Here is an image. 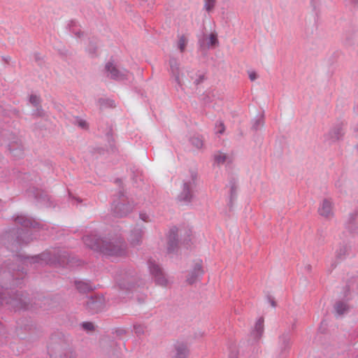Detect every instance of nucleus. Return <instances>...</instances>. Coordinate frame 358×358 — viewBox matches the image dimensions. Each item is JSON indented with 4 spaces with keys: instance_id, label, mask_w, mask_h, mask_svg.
<instances>
[{
    "instance_id": "0eeeda50",
    "label": "nucleus",
    "mask_w": 358,
    "mask_h": 358,
    "mask_svg": "<svg viewBox=\"0 0 358 358\" xmlns=\"http://www.w3.org/2000/svg\"><path fill=\"white\" fill-rule=\"evenodd\" d=\"M317 212L324 218L331 219L334 215L333 201L331 199H324L318 207Z\"/></svg>"
},
{
    "instance_id": "1a4fd4ad",
    "label": "nucleus",
    "mask_w": 358,
    "mask_h": 358,
    "mask_svg": "<svg viewBox=\"0 0 358 358\" xmlns=\"http://www.w3.org/2000/svg\"><path fill=\"white\" fill-rule=\"evenodd\" d=\"M105 305V300L103 296H91L87 298L86 301L87 308L92 313H97L102 310Z\"/></svg>"
},
{
    "instance_id": "aec40b11",
    "label": "nucleus",
    "mask_w": 358,
    "mask_h": 358,
    "mask_svg": "<svg viewBox=\"0 0 358 358\" xmlns=\"http://www.w3.org/2000/svg\"><path fill=\"white\" fill-rule=\"evenodd\" d=\"M216 0H204L203 8L207 12H210L215 6Z\"/></svg>"
},
{
    "instance_id": "4468645a",
    "label": "nucleus",
    "mask_w": 358,
    "mask_h": 358,
    "mask_svg": "<svg viewBox=\"0 0 358 358\" xmlns=\"http://www.w3.org/2000/svg\"><path fill=\"white\" fill-rule=\"evenodd\" d=\"M264 332V319L259 318L255 325L254 329L251 332L252 336L255 339H259Z\"/></svg>"
},
{
    "instance_id": "c756f323",
    "label": "nucleus",
    "mask_w": 358,
    "mask_h": 358,
    "mask_svg": "<svg viewBox=\"0 0 358 358\" xmlns=\"http://www.w3.org/2000/svg\"><path fill=\"white\" fill-rule=\"evenodd\" d=\"M31 260L34 263L35 262H39L40 261L43 260L41 257H34L31 258Z\"/></svg>"
},
{
    "instance_id": "bb28decb",
    "label": "nucleus",
    "mask_w": 358,
    "mask_h": 358,
    "mask_svg": "<svg viewBox=\"0 0 358 358\" xmlns=\"http://www.w3.org/2000/svg\"><path fill=\"white\" fill-rule=\"evenodd\" d=\"M83 327L86 330H92L94 329V324L91 322H84Z\"/></svg>"
},
{
    "instance_id": "ddd939ff",
    "label": "nucleus",
    "mask_w": 358,
    "mask_h": 358,
    "mask_svg": "<svg viewBox=\"0 0 358 358\" xmlns=\"http://www.w3.org/2000/svg\"><path fill=\"white\" fill-rule=\"evenodd\" d=\"M218 43L217 35L215 34H210L208 36H204L202 39L199 40V44L203 48H210Z\"/></svg>"
},
{
    "instance_id": "f03ea898",
    "label": "nucleus",
    "mask_w": 358,
    "mask_h": 358,
    "mask_svg": "<svg viewBox=\"0 0 358 358\" xmlns=\"http://www.w3.org/2000/svg\"><path fill=\"white\" fill-rule=\"evenodd\" d=\"M170 72L171 78L180 88L187 86L191 83L198 84L197 80L194 79L193 76L194 73L186 69H181L176 61L173 59L170 61Z\"/></svg>"
},
{
    "instance_id": "9b49d317",
    "label": "nucleus",
    "mask_w": 358,
    "mask_h": 358,
    "mask_svg": "<svg viewBox=\"0 0 358 358\" xmlns=\"http://www.w3.org/2000/svg\"><path fill=\"white\" fill-rule=\"evenodd\" d=\"M203 273L201 264L199 263L196 264L192 270L189 273L187 281L189 284H193L202 275Z\"/></svg>"
},
{
    "instance_id": "393cba45",
    "label": "nucleus",
    "mask_w": 358,
    "mask_h": 358,
    "mask_svg": "<svg viewBox=\"0 0 358 358\" xmlns=\"http://www.w3.org/2000/svg\"><path fill=\"white\" fill-rule=\"evenodd\" d=\"M134 329L135 333L138 335L143 334L145 332L144 327L141 324L134 325Z\"/></svg>"
},
{
    "instance_id": "a211bd4d",
    "label": "nucleus",
    "mask_w": 358,
    "mask_h": 358,
    "mask_svg": "<svg viewBox=\"0 0 358 358\" xmlns=\"http://www.w3.org/2000/svg\"><path fill=\"white\" fill-rule=\"evenodd\" d=\"M76 285L77 289L80 292H85L91 289L89 284L83 281L76 282Z\"/></svg>"
},
{
    "instance_id": "6e6552de",
    "label": "nucleus",
    "mask_w": 358,
    "mask_h": 358,
    "mask_svg": "<svg viewBox=\"0 0 358 358\" xmlns=\"http://www.w3.org/2000/svg\"><path fill=\"white\" fill-rule=\"evenodd\" d=\"M148 268L151 274L155 277L157 284L162 286L167 285L168 280L157 264L155 262L150 261L148 262Z\"/></svg>"
},
{
    "instance_id": "412c9836",
    "label": "nucleus",
    "mask_w": 358,
    "mask_h": 358,
    "mask_svg": "<svg viewBox=\"0 0 358 358\" xmlns=\"http://www.w3.org/2000/svg\"><path fill=\"white\" fill-rule=\"evenodd\" d=\"M191 143L196 148L200 149L203 147V140L199 137H193L190 140Z\"/></svg>"
},
{
    "instance_id": "473e14b6",
    "label": "nucleus",
    "mask_w": 358,
    "mask_h": 358,
    "mask_svg": "<svg viewBox=\"0 0 358 358\" xmlns=\"http://www.w3.org/2000/svg\"><path fill=\"white\" fill-rule=\"evenodd\" d=\"M176 231H177V229H171V234H173V239H175V234L176 233Z\"/></svg>"
},
{
    "instance_id": "b1692460",
    "label": "nucleus",
    "mask_w": 358,
    "mask_h": 358,
    "mask_svg": "<svg viewBox=\"0 0 358 358\" xmlns=\"http://www.w3.org/2000/svg\"><path fill=\"white\" fill-rule=\"evenodd\" d=\"M29 102L34 106H37L40 103V98L36 95H31L29 97Z\"/></svg>"
},
{
    "instance_id": "f704fd0d",
    "label": "nucleus",
    "mask_w": 358,
    "mask_h": 358,
    "mask_svg": "<svg viewBox=\"0 0 358 358\" xmlns=\"http://www.w3.org/2000/svg\"><path fill=\"white\" fill-rule=\"evenodd\" d=\"M272 306H275V303H274V302H272Z\"/></svg>"
},
{
    "instance_id": "f8f14e48",
    "label": "nucleus",
    "mask_w": 358,
    "mask_h": 358,
    "mask_svg": "<svg viewBox=\"0 0 358 358\" xmlns=\"http://www.w3.org/2000/svg\"><path fill=\"white\" fill-rule=\"evenodd\" d=\"M214 162L217 165L229 164L233 161L232 157L222 152H216L213 155Z\"/></svg>"
},
{
    "instance_id": "423d86ee",
    "label": "nucleus",
    "mask_w": 358,
    "mask_h": 358,
    "mask_svg": "<svg viewBox=\"0 0 358 358\" xmlns=\"http://www.w3.org/2000/svg\"><path fill=\"white\" fill-rule=\"evenodd\" d=\"M345 131L343 124H338L333 127L324 136L325 142L331 144L341 140L344 136Z\"/></svg>"
},
{
    "instance_id": "20e7f679",
    "label": "nucleus",
    "mask_w": 358,
    "mask_h": 358,
    "mask_svg": "<svg viewBox=\"0 0 358 358\" xmlns=\"http://www.w3.org/2000/svg\"><path fill=\"white\" fill-rule=\"evenodd\" d=\"M26 297L23 295L17 294L14 297H3L0 292V305L8 304L14 310H20L27 307Z\"/></svg>"
},
{
    "instance_id": "f257e3e1",
    "label": "nucleus",
    "mask_w": 358,
    "mask_h": 358,
    "mask_svg": "<svg viewBox=\"0 0 358 358\" xmlns=\"http://www.w3.org/2000/svg\"><path fill=\"white\" fill-rule=\"evenodd\" d=\"M85 244L94 250L100 251L104 255L111 257H122L126 253L124 243L119 239L105 241L95 236H87L83 238Z\"/></svg>"
},
{
    "instance_id": "2eb2a0df",
    "label": "nucleus",
    "mask_w": 358,
    "mask_h": 358,
    "mask_svg": "<svg viewBox=\"0 0 358 358\" xmlns=\"http://www.w3.org/2000/svg\"><path fill=\"white\" fill-rule=\"evenodd\" d=\"M143 231L141 229H135L132 231L129 241L131 245H136L141 241Z\"/></svg>"
},
{
    "instance_id": "cd10ccee",
    "label": "nucleus",
    "mask_w": 358,
    "mask_h": 358,
    "mask_svg": "<svg viewBox=\"0 0 358 358\" xmlns=\"http://www.w3.org/2000/svg\"><path fill=\"white\" fill-rule=\"evenodd\" d=\"M77 124L80 127L83 129H85L87 127V124L85 120H79L77 121Z\"/></svg>"
},
{
    "instance_id": "dca6fc26",
    "label": "nucleus",
    "mask_w": 358,
    "mask_h": 358,
    "mask_svg": "<svg viewBox=\"0 0 358 358\" xmlns=\"http://www.w3.org/2000/svg\"><path fill=\"white\" fill-rule=\"evenodd\" d=\"M348 310V306L343 302H338L335 305V313L337 316H341Z\"/></svg>"
},
{
    "instance_id": "7ed1b4c3",
    "label": "nucleus",
    "mask_w": 358,
    "mask_h": 358,
    "mask_svg": "<svg viewBox=\"0 0 358 358\" xmlns=\"http://www.w3.org/2000/svg\"><path fill=\"white\" fill-rule=\"evenodd\" d=\"M197 175L192 172L183 180L182 191L178 195V199L181 201L189 202L192 198L193 189L196 186Z\"/></svg>"
},
{
    "instance_id": "4be33fe9",
    "label": "nucleus",
    "mask_w": 358,
    "mask_h": 358,
    "mask_svg": "<svg viewBox=\"0 0 358 358\" xmlns=\"http://www.w3.org/2000/svg\"><path fill=\"white\" fill-rule=\"evenodd\" d=\"M187 43V40L184 36H181L178 42V47L181 52H183L185 49L186 45Z\"/></svg>"
},
{
    "instance_id": "c9c22d12",
    "label": "nucleus",
    "mask_w": 358,
    "mask_h": 358,
    "mask_svg": "<svg viewBox=\"0 0 358 358\" xmlns=\"http://www.w3.org/2000/svg\"><path fill=\"white\" fill-rule=\"evenodd\" d=\"M356 110H357V111L358 113V106H357Z\"/></svg>"
},
{
    "instance_id": "a878e982",
    "label": "nucleus",
    "mask_w": 358,
    "mask_h": 358,
    "mask_svg": "<svg viewBox=\"0 0 358 358\" xmlns=\"http://www.w3.org/2000/svg\"><path fill=\"white\" fill-rule=\"evenodd\" d=\"M248 76L251 81H254L258 78V75L255 71H249Z\"/></svg>"
},
{
    "instance_id": "9d476101",
    "label": "nucleus",
    "mask_w": 358,
    "mask_h": 358,
    "mask_svg": "<svg viewBox=\"0 0 358 358\" xmlns=\"http://www.w3.org/2000/svg\"><path fill=\"white\" fill-rule=\"evenodd\" d=\"M189 350L187 345L182 341L174 344V354L171 358H188Z\"/></svg>"
},
{
    "instance_id": "7c9ffc66",
    "label": "nucleus",
    "mask_w": 358,
    "mask_h": 358,
    "mask_svg": "<svg viewBox=\"0 0 358 358\" xmlns=\"http://www.w3.org/2000/svg\"><path fill=\"white\" fill-rule=\"evenodd\" d=\"M220 128L218 130V132L222 134L223 132V131H224V126H223V124L222 123H220Z\"/></svg>"
},
{
    "instance_id": "5701e85b",
    "label": "nucleus",
    "mask_w": 358,
    "mask_h": 358,
    "mask_svg": "<svg viewBox=\"0 0 358 358\" xmlns=\"http://www.w3.org/2000/svg\"><path fill=\"white\" fill-rule=\"evenodd\" d=\"M280 341L284 348L289 345L290 338L288 334H284L280 337Z\"/></svg>"
},
{
    "instance_id": "e433bc0d",
    "label": "nucleus",
    "mask_w": 358,
    "mask_h": 358,
    "mask_svg": "<svg viewBox=\"0 0 358 358\" xmlns=\"http://www.w3.org/2000/svg\"><path fill=\"white\" fill-rule=\"evenodd\" d=\"M353 1H356V0H352Z\"/></svg>"
},
{
    "instance_id": "c85d7f7f",
    "label": "nucleus",
    "mask_w": 358,
    "mask_h": 358,
    "mask_svg": "<svg viewBox=\"0 0 358 358\" xmlns=\"http://www.w3.org/2000/svg\"><path fill=\"white\" fill-rule=\"evenodd\" d=\"M264 124V122L262 120H259L258 121H257V122L253 125V127L255 129H259V127H262Z\"/></svg>"
},
{
    "instance_id": "72a5a7b5",
    "label": "nucleus",
    "mask_w": 358,
    "mask_h": 358,
    "mask_svg": "<svg viewBox=\"0 0 358 358\" xmlns=\"http://www.w3.org/2000/svg\"><path fill=\"white\" fill-rule=\"evenodd\" d=\"M38 110H39L38 109ZM38 115H41V113L40 111H38Z\"/></svg>"
},
{
    "instance_id": "f3484780",
    "label": "nucleus",
    "mask_w": 358,
    "mask_h": 358,
    "mask_svg": "<svg viewBox=\"0 0 358 358\" xmlns=\"http://www.w3.org/2000/svg\"><path fill=\"white\" fill-rule=\"evenodd\" d=\"M52 358H76V355L71 350H66L55 353Z\"/></svg>"
},
{
    "instance_id": "2f4dec72",
    "label": "nucleus",
    "mask_w": 358,
    "mask_h": 358,
    "mask_svg": "<svg viewBox=\"0 0 358 358\" xmlns=\"http://www.w3.org/2000/svg\"><path fill=\"white\" fill-rule=\"evenodd\" d=\"M170 242H171V243H170V245H169V248H168V250H169V251L172 250V246H173V242L171 241V238H170Z\"/></svg>"
},
{
    "instance_id": "6ab92c4d",
    "label": "nucleus",
    "mask_w": 358,
    "mask_h": 358,
    "mask_svg": "<svg viewBox=\"0 0 358 358\" xmlns=\"http://www.w3.org/2000/svg\"><path fill=\"white\" fill-rule=\"evenodd\" d=\"M15 221L17 223L20 224L26 227L32 225L31 221L22 215L17 217Z\"/></svg>"
},
{
    "instance_id": "39448f33",
    "label": "nucleus",
    "mask_w": 358,
    "mask_h": 358,
    "mask_svg": "<svg viewBox=\"0 0 358 358\" xmlns=\"http://www.w3.org/2000/svg\"><path fill=\"white\" fill-rule=\"evenodd\" d=\"M107 76L117 80L128 79L130 73L124 69H118L113 63L108 62L105 66Z\"/></svg>"
},
{
    "instance_id": "4c0bfd02",
    "label": "nucleus",
    "mask_w": 358,
    "mask_h": 358,
    "mask_svg": "<svg viewBox=\"0 0 358 358\" xmlns=\"http://www.w3.org/2000/svg\"><path fill=\"white\" fill-rule=\"evenodd\" d=\"M357 149H358V145H357Z\"/></svg>"
}]
</instances>
